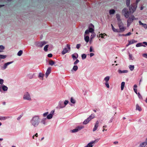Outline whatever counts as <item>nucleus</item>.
<instances>
[{
  "instance_id": "1",
  "label": "nucleus",
  "mask_w": 147,
  "mask_h": 147,
  "mask_svg": "<svg viewBox=\"0 0 147 147\" xmlns=\"http://www.w3.org/2000/svg\"><path fill=\"white\" fill-rule=\"evenodd\" d=\"M40 119L39 115H35L33 116L30 121L31 126L34 128L37 127L40 123Z\"/></svg>"
},
{
  "instance_id": "2",
  "label": "nucleus",
  "mask_w": 147,
  "mask_h": 147,
  "mask_svg": "<svg viewBox=\"0 0 147 147\" xmlns=\"http://www.w3.org/2000/svg\"><path fill=\"white\" fill-rule=\"evenodd\" d=\"M23 99L25 100L31 101L32 100L30 93L28 92L24 93L23 96Z\"/></svg>"
},
{
  "instance_id": "3",
  "label": "nucleus",
  "mask_w": 147,
  "mask_h": 147,
  "mask_svg": "<svg viewBox=\"0 0 147 147\" xmlns=\"http://www.w3.org/2000/svg\"><path fill=\"white\" fill-rule=\"evenodd\" d=\"M94 26L92 24H90L88 26V28L85 32V34H88L90 32H94Z\"/></svg>"
},
{
  "instance_id": "4",
  "label": "nucleus",
  "mask_w": 147,
  "mask_h": 147,
  "mask_svg": "<svg viewBox=\"0 0 147 147\" xmlns=\"http://www.w3.org/2000/svg\"><path fill=\"white\" fill-rule=\"evenodd\" d=\"M121 13L126 18H128L129 16L130 13L127 8H125L123 9L121 11Z\"/></svg>"
},
{
  "instance_id": "5",
  "label": "nucleus",
  "mask_w": 147,
  "mask_h": 147,
  "mask_svg": "<svg viewBox=\"0 0 147 147\" xmlns=\"http://www.w3.org/2000/svg\"><path fill=\"white\" fill-rule=\"evenodd\" d=\"M137 3H134L131 4L129 7V12L131 13H133L136 10L137 7Z\"/></svg>"
},
{
  "instance_id": "6",
  "label": "nucleus",
  "mask_w": 147,
  "mask_h": 147,
  "mask_svg": "<svg viewBox=\"0 0 147 147\" xmlns=\"http://www.w3.org/2000/svg\"><path fill=\"white\" fill-rule=\"evenodd\" d=\"M48 43V42L45 41L36 42H35V45L37 47L42 48L43 46Z\"/></svg>"
},
{
  "instance_id": "7",
  "label": "nucleus",
  "mask_w": 147,
  "mask_h": 147,
  "mask_svg": "<svg viewBox=\"0 0 147 147\" xmlns=\"http://www.w3.org/2000/svg\"><path fill=\"white\" fill-rule=\"evenodd\" d=\"M66 47L64 48L63 50L61 52V53L63 55H64L66 53L69 52L71 50L70 45L69 44H67L66 46Z\"/></svg>"
},
{
  "instance_id": "8",
  "label": "nucleus",
  "mask_w": 147,
  "mask_h": 147,
  "mask_svg": "<svg viewBox=\"0 0 147 147\" xmlns=\"http://www.w3.org/2000/svg\"><path fill=\"white\" fill-rule=\"evenodd\" d=\"M137 19V18H135L134 15H131L127 20V27H129L130 26V24L134 20H136Z\"/></svg>"
},
{
  "instance_id": "9",
  "label": "nucleus",
  "mask_w": 147,
  "mask_h": 147,
  "mask_svg": "<svg viewBox=\"0 0 147 147\" xmlns=\"http://www.w3.org/2000/svg\"><path fill=\"white\" fill-rule=\"evenodd\" d=\"M84 127L83 126H78L76 127L75 129L72 130H71L70 131V132L72 133H76L81 130Z\"/></svg>"
},
{
  "instance_id": "10",
  "label": "nucleus",
  "mask_w": 147,
  "mask_h": 147,
  "mask_svg": "<svg viewBox=\"0 0 147 147\" xmlns=\"http://www.w3.org/2000/svg\"><path fill=\"white\" fill-rule=\"evenodd\" d=\"M118 25L119 28L120 32H124L126 29V28L123 26V24L122 22L118 23Z\"/></svg>"
},
{
  "instance_id": "11",
  "label": "nucleus",
  "mask_w": 147,
  "mask_h": 147,
  "mask_svg": "<svg viewBox=\"0 0 147 147\" xmlns=\"http://www.w3.org/2000/svg\"><path fill=\"white\" fill-rule=\"evenodd\" d=\"M13 63V61H10L4 63L2 66L1 67V69L2 70H4L6 69L7 67V66L12 63Z\"/></svg>"
},
{
  "instance_id": "12",
  "label": "nucleus",
  "mask_w": 147,
  "mask_h": 147,
  "mask_svg": "<svg viewBox=\"0 0 147 147\" xmlns=\"http://www.w3.org/2000/svg\"><path fill=\"white\" fill-rule=\"evenodd\" d=\"M98 140H95L94 141H92L89 143L86 146L84 147H93L94 144L98 142Z\"/></svg>"
},
{
  "instance_id": "13",
  "label": "nucleus",
  "mask_w": 147,
  "mask_h": 147,
  "mask_svg": "<svg viewBox=\"0 0 147 147\" xmlns=\"http://www.w3.org/2000/svg\"><path fill=\"white\" fill-rule=\"evenodd\" d=\"M65 107L64 104L62 101H60L58 103V106L57 107V109H61Z\"/></svg>"
},
{
  "instance_id": "14",
  "label": "nucleus",
  "mask_w": 147,
  "mask_h": 147,
  "mask_svg": "<svg viewBox=\"0 0 147 147\" xmlns=\"http://www.w3.org/2000/svg\"><path fill=\"white\" fill-rule=\"evenodd\" d=\"M54 111H51V113L50 114H48L47 115L46 119H52L53 117V115L54 114Z\"/></svg>"
},
{
  "instance_id": "15",
  "label": "nucleus",
  "mask_w": 147,
  "mask_h": 147,
  "mask_svg": "<svg viewBox=\"0 0 147 147\" xmlns=\"http://www.w3.org/2000/svg\"><path fill=\"white\" fill-rule=\"evenodd\" d=\"M99 121H97L94 124V127L93 129V131H96L97 129L99 126Z\"/></svg>"
},
{
  "instance_id": "16",
  "label": "nucleus",
  "mask_w": 147,
  "mask_h": 147,
  "mask_svg": "<svg viewBox=\"0 0 147 147\" xmlns=\"http://www.w3.org/2000/svg\"><path fill=\"white\" fill-rule=\"evenodd\" d=\"M51 68L50 67H49L45 73V76L46 77V78H47L48 77L49 75L51 73Z\"/></svg>"
},
{
  "instance_id": "17",
  "label": "nucleus",
  "mask_w": 147,
  "mask_h": 147,
  "mask_svg": "<svg viewBox=\"0 0 147 147\" xmlns=\"http://www.w3.org/2000/svg\"><path fill=\"white\" fill-rule=\"evenodd\" d=\"M50 47L52 48L53 47V46L51 45H45L44 48V50L45 51L47 52L48 51V48L49 47Z\"/></svg>"
},
{
  "instance_id": "18",
  "label": "nucleus",
  "mask_w": 147,
  "mask_h": 147,
  "mask_svg": "<svg viewBox=\"0 0 147 147\" xmlns=\"http://www.w3.org/2000/svg\"><path fill=\"white\" fill-rule=\"evenodd\" d=\"M88 34H85L84 35V39L86 43H88L89 40L90 38L88 35Z\"/></svg>"
},
{
  "instance_id": "19",
  "label": "nucleus",
  "mask_w": 147,
  "mask_h": 147,
  "mask_svg": "<svg viewBox=\"0 0 147 147\" xmlns=\"http://www.w3.org/2000/svg\"><path fill=\"white\" fill-rule=\"evenodd\" d=\"M116 18L117 19L118 21V23H119L121 22H122L121 19L120 18V16L119 14H116Z\"/></svg>"
},
{
  "instance_id": "20",
  "label": "nucleus",
  "mask_w": 147,
  "mask_h": 147,
  "mask_svg": "<svg viewBox=\"0 0 147 147\" xmlns=\"http://www.w3.org/2000/svg\"><path fill=\"white\" fill-rule=\"evenodd\" d=\"M110 79V77L109 76H106L103 79V81L105 83L108 82Z\"/></svg>"
},
{
  "instance_id": "21",
  "label": "nucleus",
  "mask_w": 147,
  "mask_h": 147,
  "mask_svg": "<svg viewBox=\"0 0 147 147\" xmlns=\"http://www.w3.org/2000/svg\"><path fill=\"white\" fill-rule=\"evenodd\" d=\"M46 118H42L41 121V123L44 125H46L47 124V122H46Z\"/></svg>"
},
{
  "instance_id": "22",
  "label": "nucleus",
  "mask_w": 147,
  "mask_h": 147,
  "mask_svg": "<svg viewBox=\"0 0 147 147\" xmlns=\"http://www.w3.org/2000/svg\"><path fill=\"white\" fill-rule=\"evenodd\" d=\"M147 145V143L145 142L140 143L138 147H145Z\"/></svg>"
},
{
  "instance_id": "23",
  "label": "nucleus",
  "mask_w": 147,
  "mask_h": 147,
  "mask_svg": "<svg viewBox=\"0 0 147 147\" xmlns=\"http://www.w3.org/2000/svg\"><path fill=\"white\" fill-rule=\"evenodd\" d=\"M72 57L73 60H75L78 57V55L77 53H75L72 54Z\"/></svg>"
},
{
  "instance_id": "24",
  "label": "nucleus",
  "mask_w": 147,
  "mask_h": 147,
  "mask_svg": "<svg viewBox=\"0 0 147 147\" xmlns=\"http://www.w3.org/2000/svg\"><path fill=\"white\" fill-rule=\"evenodd\" d=\"M44 74L42 73H40L39 74L38 77L40 80H43V77L44 76Z\"/></svg>"
},
{
  "instance_id": "25",
  "label": "nucleus",
  "mask_w": 147,
  "mask_h": 147,
  "mask_svg": "<svg viewBox=\"0 0 147 147\" xmlns=\"http://www.w3.org/2000/svg\"><path fill=\"white\" fill-rule=\"evenodd\" d=\"M112 29L113 31L114 32H120V31L118 29H115L113 26V25H111Z\"/></svg>"
},
{
  "instance_id": "26",
  "label": "nucleus",
  "mask_w": 147,
  "mask_h": 147,
  "mask_svg": "<svg viewBox=\"0 0 147 147\" xmlns=\"http://www.w3.org/2000/svg\"><path fill=\"white\" fill-rule=\"evenodd\" d=\"M95 117V115L94 114H92L88 118L89 120L90 121L92 119Z\"/></svg>"
},
{
  "instance_id": "27",
  "label": "nucleus",
  "mask_w": 147,
  "mask_h": 147,
  "mask_svg": "<svg viewBox=\"0 0 147 147\" xmlns=\"http://www.w3.org/2000/svg\"><path fill=\"white\" fill-rule=\"evenodd\" d=\"M118 71L119 74H121L123 73H127L128 72V71L127 70L122 71L121 70H118Z\"/></svg>"
},
{
  "instance_id": "28",
  "label": "nucleus",
  "mask_w": 147,
  "mask_h": 147,
  "mask_svg": "<svg viewBox=\"0 0 147 147\" xmlns=\"http://www.w3.org/2000/svg\"><path fill=\"white\" fill-rule=\"evenodd\" d=\"M139 23L140 25H142L145 28H147V25L146 24L142 23L140 21H139Z\"/></svg>"
},
{
  "instance_id": "29",
  "label": "nucleus",
  "mask_w": 147,
  "mask_h": 147,
  "mask_svg": "<svg viewBox=\"0 0 147 147\" xmlns=\"http://www.w3.org/2000/svg\"><path fill=\"white\" fill-rule=\"evenodd\" d=\"M136 110H138L139 111H141L142 110L141 108L139 105L138 104L136 105Z\"/></svg>"
},
{
  "instance_id": "30",
  "label": "nucleus",
  "mask_w": 147,
  "mask_h": 147,
  "mask_svg": "<svg viewBox=\"0 0 147 147\" xmlns=\"http://www.w3.org/2000/svg\"><path fill=\"white\" fill-rule=\"evenodd\" d=\"M128 42L129 43V44H134L135 43L137 42V41L135 40L134 39H132L131 40H128Z\"/></svg>"
},
{
  "instance_id": "31",
  "label": "nucleus",
  "mask_w": 147,
  "mask_h": 147,
  "mask_svg": "<svg viewBox=\"0 0 147 147\" xmlns=\"http://www.w3.org/2000/svg\"><path fill=\"white\" fill-rule=\"evenodd\" d=\"M143 46L144 47H145V46L144 45H143V43L142 42H140L138 43L136 45V47H140Z\"/></svg>"
},
{
  "instance_id": "32",
  "label": "nucleus",
  "mask_w": 147,
  "mask_h": 147,
  "mask_svg": "<svg viewBox=\"0 0 147 147\" xmlns=\"http://www.w3.org/2000/svg\"><path fill=\"white\" fill-rule=\"evenodd\" d=\"M89 121H90V120H89L88 118H87L86 119L84 120V121L83 122V124L86 125L88 124Z\"/></svg>"
},
{
  "instance_id": "33",
  "label": "nucleus",
  "mask_w": 147,
  "mask_h": 147,
  "mask_svg": "<svg viewBox=\"0 0 147 147\" xmlns=\"http://www.w3.org/2000/svg\"><path fill=\"white\" fill-rule=\"evenodd\" d=\"M78 67L77 66L75 65H74L72 69H71V71H72L73 70L75 71H76L78 69Z\"/></svg>"
},
{
  "instance_id": "34",
  "label": "nucleus",
  "mask_w": 147,
  "mask_h": 147,
  "mask_svg": "<svg viewBox=\"0 0 147 147\" xmlns=\"http://www.w3.org/2000/svg\"><path fill=\"white\" fill-rule=\"evenodd\" d=\"M92 33V34H91L90 37V40H92V39L94 38L96 36V34L94 32H93Z\"/></svg>"
},
{
  "instance_id": "35",
  "label": "nucleus",
  "mask_w": 147,
  "mask_h": 147,
  "mask_svg": "<svg viewBox=\"0 0 147 147\" xmlns=\"http://www.w3.org/2000/svg\"><path fill=\"white\" fill-rule=\"evenodd\" d=\"M2 89L4 91H6L7 90L8 88L6 86L3 85L2 86Z\"/></svg>"
},
{
  "instance_id": "36",
  "label": "nucleus",
  "mask_w": 147,
  "mask_h": 147,
  "mask_svg": "<svg viewBox=\"0 0 147 147\" xmlns=\"http://www.w3.org/2000/svg\"><path fill=\"white\" fill-rule=\"evenodd\" d=\"M55 63V62L53 60H51L49 61V64L51 66L53 65Z\"/></svg>"
},
{
  "instance_id": "37",
  "label": "nucleus",
  "mask_w": 147,
  "mask_h": 147,
  "mask_svg": "<svg viewBox=\"0 0 147 147\" xmlns=\"http://www.w3.org/2000/svg\"><path fill=\"white\" fill-rule=\"evenodd\" d=\"M125 83L124 82H122L121 84V89L122 90H123L125 86Z\"/></svg>"
},
{
  "instance_id": "38",
  "label": "nucleus",
  "mask_w": 147,
  "mask_h": 147,
  "mask_svg": "<svg viewBox=\"0 0 147 147\" xmlns=\"http://www.w3.org/2000/svg\"><path fill=\"white\" fill-rule=\"evenodd\" d=\"M9 117H0V120H5Z\"/></svg>"
},
{
  "instance_id": "39",
  "label": "nucleus",
  "mask_w": 147,
  "mask_h": 147,
  "mask_svg": "<svg viewBox=\"0 0 147 147\" xmlns=\"http://www.w3.org/2000/svg\"><path fill=\"white\" fill-rule=\"evenodd\" d=\"M70 102L71 103L73 104H75L76 102V100L73 97L71 98Z\"/></svg>"
},
{
  "instance_id": "40",
  "label": "nucleus",
  "mask_w": 147,
  "mask_h": 147,
  "mask_svg": "<svg viewBox=\"0 0 147 147\" xmlns=\"http://www.w3.org/2000/svg\"><path fill=\"white\" fill-rule=\"evenodd\" d=\"M129 67L130 70L131 71H132L134 69V65H129Z\"/></svg>"
},
{
  "instance_id": "41",
  "label": "nucleus",
  "mask_w": 147,
  "mask_h": 147,
  "mask_svg": "<svg viewBox=\"0 0 147 147\" xmlns=\"http://www.w3.org/2000/svg\"><path fill=\"white\" fill-rule=\"evenodd\" d=\"M5 49V47L3 45H0V52L3 51V50Z\"/></svg>"
},
{
  "instance_id": "42",
  "label": "nucleus",
  "mask_w": 147,
  "mask_h": 147,
  "mask_svg": "<svg viewBox=\"0 0 147 147\" xmlns=\"http://www.w3.org/2000/svg\"><path fill=\"white\" fill-rule=\"evenodd\" d=\"M115 12V11L113 9L110 10L109 11V14L111 15L114 14Z\"/></svg>"
},
{
  "instance_id": "43",
  "label": "nucleus",
  "mask_w": 147,
  "mask_h": 147,
  "mask_svg": "<svg viewBox=\"0 0 147 147\" xmlns=\"http://www.w3.org/2000/svg\"><path fill=\"white\" fill-rule=\"evenodd\" d=\"M107 35L105 34H101L99 35V36H100L102 38H105V36H106Z\"/></svg>"
},
{
  "instance_id": "44",
  "label": "nucleus",
  "mask_w": 147,
  "mask_h": 147,
  "mask_svg": "<svg viewBox=\"0 0 147 147\" xmlns=\"http://www.w3.org/2000/svg\"><path fill=\"white\" fill-rule=\"evenodd\" d=\"M89 51L90 52H94V50L93 47L92 46H91L90 47V49H89Z\"/></svg>"
},
{
  "instance_id": "45",
  "label": "nucleus",
  "mask_w": 147,
  "mask_h": 147,
  "mask_svg": "<svg viewBox=\"0 0 147 147\" xmlns=\"http://www.w3.org/2000/svg\"><path fill=\"white\" fill-rule=\"evenodd\" d=\"M23 53V51L20 50L17 53V55L18 56H21Z\"/></svg>"
},
{
  "instance_id": "46",
  "label": "nucleus",
  "mask_w": 147,
  "mask_h": 147,
  "mask_svg": "<svg viewBox=\"0 0 147 147\" xmlns=\"http://www.w3.org/2000/svg\"><path fill=\"white\" fill-rule=\"evenodd\" d=\"M34 75V74H30L28 75V77L29 78L32 79L33 78Z\"/></svg>"
},
{
  "instance_id": "47",
  "label": "nucleus",
  "mask_w": 147,
  "mask_h": 147,
  "mask_svg": "<svg viewBox=\"0 0 147 147\" xmlns=\"http://www.w3.org/2000/svg\"><path fill=\"white\" fill-rule=\"evenodd\" d=\"M129 60H134V58L132 55L130 53L129 54Z\"/></svg>"
},
{
  "instance_id": "48",
  "label": "nucleus",
  "mask_w": 147,
  "mask_h": 147,
  "mask_svg": "<svg viewBox=\"0 0 147 147\" xmlns=\"http://www.w3.org/2000/svg\"><path fill=\"white\" fill-rule=\"evenodd\" d=\"M86 55L85 54H83L82 55V59H84L86 58Z\"/></svg>"
},
{
  "instance_id": "49",
  "label": "nucleus",
  "mask_w": 147,
  "mask_h": 147,
  "mask_svg": "<svg viewBox=\"0 0 147 147\" xmlns=\"http://www.w3.org/2000/svg\"><path fill=\"white\" fill-rule=\"evenodd\" d=\"M7 56L5 55H0V58L4 59L6 58Z\"/></svg>"
},
{
  "instance_id": "50",
  "label": "nucleus",
  "mask_w": 147,
  "mask_h": 147,
  "mask_svg": "<svg viewBox=\"0 0 147 147\" xmlns=\"http://www.w3.org/2000/svg\"><path fill=\"white\" fill-rule=\"evenodd\" d=\"M69 102V101L67 100H65L64 102V105L65 107L68 104Z\"/></svg>"
},
{
  "instance_id": "51",
  "label": "nucleus",
  "mask_w": 147,
  "mask_h": 147,
  "mask_svg": "<svg viewBox=\"0 0 147 147\" xmlns=\"http://www.w3.org/2000/svg\"><path fill=\"white\" fill-rule=\"evenodd\" d=\"M105 84L106 86V87L108 88H110V86L109 85V82H106L105 83Z\"/></svg>"
},
{
  "instance_id": "52",
  "label": "nucleus",
  "mask_w": 147,
  "mask_h": 147,
  "mask_svg": "<svg viewBox=\"0 0 147 147\" xmlns=\"http://www.w3.org/2000/svg\"><path fill=\"white\" fill-rule=\"evenodd\" d=\"M130 0H126V4L127 7H128L130 5Z\"/></svg>"
},
{
  "instance_id": "53",
  "label": "nucleus",
  "mask_w": 147,
  "mask_h": 147,
  "mask_svg": "<svg viewBox=\"0 0 147 147\" xmlns=\"http://www.w3.org/2000/svg\"><path fill=\"white\" fill-rule=\"evenodd\" d=\"M48 114H49V112H47L45 113H44L43 114V116L44 117H45L46 116L47 117V115H48Z\"/></svg>"
},
{
  "instance_id": "54",
  "label": "nucleus",
  "mask_w": 147,
  "mask_h": 147,
  "mask_svg": "<svg viewBox=\"0 0 147 147\" xmlns=\"http://www.w3.org/2000/svg\"><path fill=\"white\" fill-rule=\"evenodd\" d=\"M137 94H138V97L140 99H142V97L140 93H139V92Z\"/></svg>"
},
{
  "instance_id": "55",
  "label": "nucleus",
  "mask_w": 147,
  "mask_h": 147,
  "mask_svg": "<svg viewBox=\"0 0 147 147\" xmlns=\"http://www.w3.org/2000/svg\"><path fill=\"white\" fill-rule=\"evenodd\" d=\"M79 62V60L78 59H76V61L74 62V65H76L77 63H78Z\"/></svg>"
},
{
  "instance_id": "56",
  "label": "nucleus",
  "mask_w": 147,
  "mask_h": 147,
  "mask_svg": "<svg viewBox=\"0 0 147 147\" xmlns=\"http://www.w3.org/2000/svg\"><path fill=\"white\" fill-rule=\"evenodd\" d=\"M131 33L130 32H129L127 34H126L125 35H123L125 36H128L130 35H131Z\"/></svg>"
},
{
  "instance_id": "57",
  "label": "nucleus",
  "mask_w": 147,
  "mask_h": 147,
  "mask_svg": "<svg viewBox=\"0 0 147 147\" xmlns=\"http://www.w3.org/2000/svg\"><path fill=\"white\" fill-rule=\"evenodd\" d=\"M80 46L81 45L80 44H78L76 45V48L78 49H79L80 47Z\"/></svg>"
},
{
  "instance_id": "58",
  "label": "nucleus",
  "mask_w": 147,
  "mask_h": 147,
  "mask_svg": "<svg viewBox=\"0 0 147 147\" xmlns=\"http://www.w3.org/2000/svg\"><path fill=\"white\" fill-rule=\"evenodd\" d=\"M142 56L144 57L147 58V54L144 53L142 55Z\"/></svg>"
},
{
  "instance_id": "59",
  "label": "nucleus",
  "mask_w": 147,
  "mask_h": 147,
  "mask_svg": "<svg viewBox=\"0 0 147 147\" xmlns=\"http://www.w3.org/2000/svg\"><path fill=\"white\" fill-rule=\"evenodd\" d=\"M3 80L2 79H0V84H2L3 83Z\"/></svg>"
},
{
  "instance_id": "60",
  "label": "nucleus",
  "mask_w": 147,
  "mask_h": 147,
  "mask_svg": "<svg viewBox=\"0 0 147 147\" xmlns=\"http://www.w3.org/2000/svg\"><path fill=\"white\" fill-rule=\"evenodd\" d=\"M90 57H92L94 55V53H91L89 54Z\"/></svg>"
},
{
  "instance_id": "61",
  "label": "nucleus",
  "mask_w": 147,
  "mask_h": 147,
  "mask_svg": "<svg viewBox=\"0 0 147 147\" xmlns=\"http://www.w3.org/2000/svg\"><path fill=\"white\" fill-rule=\"evenodd\" d=\"M48 57H51L52 56V55L51 54H49L48 55Z\"/></svg>"
},
{
  "instance_id": "62",
  "label": "nucleus",
  "mask_w": 147,
  "mask_h": 147,
  "mask_svg": "<svg viewBox=\"0 0 147 147\" xmlns=\"http://www.w3.org/2000/svg\"><path fill=\"white\" fill-rule=\"evenodd\" d=\"M134 92L136 93V94H138L137 93V89L135 88H134Z\"/></svg>"
},
{
  "instance_id": "63",
  "label": "nucleus",
  "mask_w": 147,
  "mask_h": 147,
  "mask_svg": "<svg viewBox=\"0 0 147 147\" xmlns=\"http://www.w3.org/2000/svg\"><path fill=\"white\" fill-rule=\"evenodd\" d=\"M143 44H144V45H146L147 46V42H142Z\"/></svg>"
},
{
  "instance_id": "64",
  "label": "nucleus",
  "mask_w": 147,
  "mask_h": 147,
  "mask_svg": "<svg viewBox=\"0 0 147 147\" xmlns=\"http://www.w3.org/2000/svg\"><path fill=\"white\" fill-rule=\"evenodd\" d=\"M118 142L117 141H115L113 142L114 144H118Z\"/></svg>"
}]
</instances>
